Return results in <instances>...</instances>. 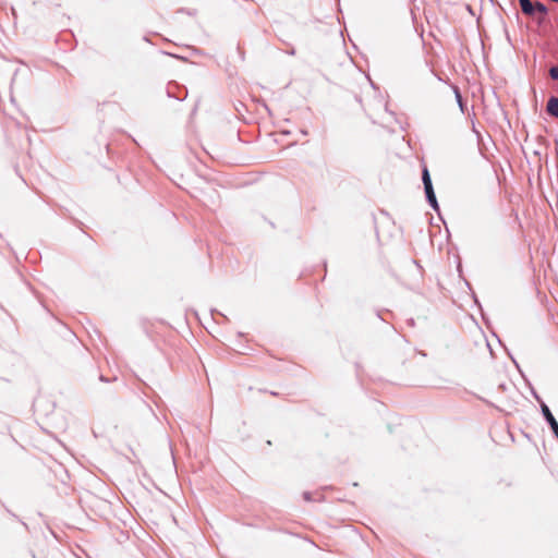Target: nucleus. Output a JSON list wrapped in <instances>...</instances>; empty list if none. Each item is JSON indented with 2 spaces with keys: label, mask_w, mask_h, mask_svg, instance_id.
I'll return each instance as SVG.
<instances>
[{
  "label": "nucleus",
  "mask_w": 558,
  "mask_h": 558,
  "mask_svg": "<svg viewBox=\"0 0 558 558\" xmlns=\"http://www.w3.org/2000/svg\"><path fill=\"white\" fill-rule=\"evenodd\" d=\"M166 93L169 98H174L179 101H183L187 97V88L174 81L167 84Z\"/></svg>",
  "instance_id": "obj_2"
},
{
  "label": "nucleus",
  "mask_w": 558,
  "mask_h": 558,
  "mask_svg": "<svg viewBox=\"0 0 558 558\" xmlns=\"http://www.w3.org/2000/svg\"><path fill=\"white\" fill-rule=\"evenodd\" d=\"M452 88H453V93H454V96H456V100H457L461 111H463L464 107H465V101H464V99H463V97L461 95V92H460L459 87L456 86V85H453Z\"/></svg>",
  "instance_id": "obj_8"
},
{
  "label": "nucleus",
  "mask_w": 558,
  "mask_h": 558,
  "mask_svg": "<svg viewBox=\"0 0 558 558\" xmlns=\"http://www.w3.org/2000/svg\"><path fill=\"white\" fill-rule=\"evenodd\" d=\"M541 14L543 17H545L548 14V8L542 3L541 1L534 2V15Z\"/></svg>",
  "instance_id": "obj_7"
},
{
  "label": "nucleus",
  "mask_w": 558,
  "mask_h": 558,
  "mask_svg": "<svg viewBox=\"0 0 558 558\" xmlns=\"http://www.w3.org/2000/svg\"><path fill=\"white\" fill-rule=\"evenodd\" d=\"M536 400L539 402L541 411L544 420L548 424L553 435L558 440V422L555 418L554 414L551 413L549 407L539 398V396L534 391L533 392Z\"/></svg>",
  "instance_id": "obj_1"
},
{
  "label": "nucleus",
  "mask_w": 558,
  "mask_h": 558,
  "mask_svg": "<svg viewBox=\"0 0 558 558\" xmlns=\"http://www.w3.org/2000/svg\"><path fill=\"white\" fill-rule=\"evenodd\" d=\"M303 498L305 501H313V496H312V493H310V492H304Z\"/></svg>",
  "instance_id": "obj_13"
},
{
  "label": "nucleus",
  "mask_w": 558,
  "mask_h": 558,
  "mask_svg": "<svg viewBox=\"0 0 558 558\" xmlns=\"http://www.w3.org/2000/svg\"><path fill=\"white\" fill-rule=\"evenodd\" d=\"M546 113L555 119H558V96L551 95L546 104Z\"/></svg>",
  "instance_id": "obj_4"
},
{
  "label": "nucleus",
  "mask_w": 558,
  "mask_h": 558,
  "mask_svg": "<svg viewBox=\"0 0 558 558\" xmlns=\"http://www.w3.org/2000/svg\"><path fill=\"white\" fill-rule=\"evenodd\" d=\"M210 315L211 317L215 319V315H219L221 316L225 320H228L227 316L223 315L222 313H220L219 311H217L216 308H211L210 310Z\"/></svg>",
  "instance_id": "obj_11"
},
{
  "label": "nucleus",
  "mask_w": 558,
  "mask_h": 558,
  "mask_svg": "<svg viewBox=\"0 0 558 558\" xmlns=\"http://www.w3.org/2000/svg\"><path fill=\"white\" fill-rule=\"evenodd\" d=\"M472 131L476 135L478 146L481 147V144L483 142V136H482L481 132L475 128V123L474 122H472ZM480 151L482 153L481 148H480Z\"/></svg>",
  "instance_id": "obj_9"
},
{
  "label": "nucleus",
  "mask_w": 558,
  "mask_h": 558,
  "mask_svg": "<svg viewBox=\"0 0 558 558\" xmlns=\"http://www.w3.org/2000/svg\"><path fill=\"white\" fill-rule=\"evenodd\" d=\"M371 85H372L373 88H377L376 85L373 82H371Z\"/></svg>",
  "instance_id": "obj_18"
},
{
  "label": "nucleus",
  "mask_w": 558,
  "mask_h": 558,
  "mask_svg": "<svg viewBox=\"0 0 558 558\" xmlns=\"http://www.w3.org/2000/svg\"><path fill=\"white\" fill-rule=\"evenodd\" d=\"M421 174H422V182H423L424 189L434 186L429 170L425 165L422 167Z\"/></svg>",
  "instance_id": "obj_6"
},
{
  "label": "nucleus",
  "mask_w": 558,
  "mask_h": 558,
  "mask_svg": "<svg viewBox=\"0 0 558 558\" xmlns=\"http://www.w3.org/2000/svg\"><path fill=\"white\" fill-rule=\"evenodd\" d=\"M409 324H410L411 326H413V325H414V320H413V318L409 319Z\"/></svg>",
  "instance_id": "obj_17"
},
{
  "label": "nucleus",
  "mask_w": 558,
  "mask_h": 558,
  "mask_svg": "<svg viewBox=\"0 0 558 558\" xmlns=\"http://www.w3.org/2000/svg\"><path fill=\"white\" fill-rule=\"evenodd\" d=\"M324 268L327 269V262H324Z\"/></svg>",
  "instance_id": "obj_19"
},
{
  "label": "nucleus",
  "mask_w": 558,
  "mask_h": 558,
  "mask_svg": "<svg viewBox=\"0 0 558 558\" xmlns=\"http://www.w3.org/2000/svg\"><path fill=\"white\" fill-rule=\"evenodd\" d=\"M472 298L474 300V303L480 307L481 312H482V316H484L483 314V310H482V306H481V303H480V300L477 298V295L472 291ZM485 319V317H483Z\"/></svg>",
  "instance_id": "obj_12"
},
{
  "label": "nucleus",
  "mask_w": 558,
  "mask_h": 558,
  "mask_svg": "<svg viewBox=\"0 0 558 558\" xmlns=\"http://www.w3.org/2000/svg\"><path fill=\"white\" fill-rule=\"evenodd\" d=\"M99 380H100V381H102V383H109V381H110V380H109L106 376H104V375H100V376H99Z\"/></svg>",
  "instance_id": "obj_16"
},
{
  "label": "nucleus",
  "mask_w": 558,
  "mask_h": 558,
  "mask_svg": "<svg viewBox=\"0 0 558 558\" xmlns=\"http://www.w3.org/2000/svg\"><path fill=\"white\" fill-rule=\"evenodd\" d=\"M286 52L288 54H290V56H294L295 54V48L291 46L290 49H288Z\"/></svg>",
  "instance_id": "obj_14"
},
{
  "label": "nucleus",
  "mask_w": 558,
  "mask_h": 558,
  "mask_svg": "<svg viewBox=\"0 0 558 558\" xmlns=\"http://www.w3.org/2000/svg\"><path fill=\"white\" fill-rule=\"evenodd\" d=\"M548 73L553 80L558 81V65H553Z\"/></svg>",
  "instance_id": "obj_10"
},
{
  "label": "nucleus",
  "mask_w": 558,
  "mask_h": 558,
  "mask_svg": "<svg viewBox=\"0 0 558 558\" xmlns=\"http://www.w3.org/2000/svg\"><path fill=\"white\" fill-rule=\"evenodd\" d=\"M521 11L527 16H534V2L531 0H518Z\"/></svg>",
  "instance_id": "obj_5"
},
{
  "label": "nucleus",
  "mask_w": 558,
  "mask_h": 558,
  "mask_svg": "<svg viewBox=\"0 0 558 558\" xmlns=\"http://www.w3.org/2000/svg\"><path fill=\"white\" fill-rule=\"evenodd\" d=\"M424 193L427 204L433 208V210L439 213L440 207L435 194L434 186L424 189Z\"/></svg>",
  "instance_id": "obj_3"
},
{
  "label": "nucleus",
  "mask_w": 558,
  "mask_h": 558,
  "mask_svg": "<svg viewBox=\"0 0 558 558\" xmlns=\"http://www.w3.org/2000/svg\"><path fill=\"white\" fill-rule=\"evenodd\" d=\"M508 354H509L510 359L512 360L513 364L515 365V367L520 371V366H519L518 362L515 361V359L510 353H508Z\"/></svg>",
  "instance_id": "obj_15"
}]
</instances>
